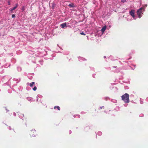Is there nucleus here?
<instances>
[{
    "instance_id": "14",
    "label": "nucleus",
    "mask_w": 148,
    "mask_h": 148,
    "mask_svg": "<svg viewBox=\"0 0 148 148\" xmlns=\"http://www.w3.org/2000/svg\"><path fill=\"white\" fill-rule=\"evenodd\" d=\"M8 4L9 5H10V1H8Z\"/></svg>"
},
{
    "instance_id": "4",
    "label": "nucleus",
    "mask_w": 148,
    "mask_h": 148,
    "mask_svg": "<svg viewBox=\"0 0 148 148\" xmlns=\"http://www.w3.org/2000/svg\"><path fill=\"white\" fill-rule=\"evenodd\" d=\"M18 6V4L17 3L16 4L15 6L13 8L11 9L10 10V12H13V11L15 10L16 8H17Z\"/></svg>"
},
{
    "instance_id": "6",
    "label": "nucleus",
    "mask_w": 148,
    "mask_h": 148,
    "mask_svg": "<svg viewBox=\"0 0 148 148\" xmlns=\"http://www.w3.org/2000/svg\"><path fill=\"white\" fill-rule=\"evenodd\" d=\"M106 29V26H103L101 29V31L103 33L105 31Z\"/></svg>"
},
{
    "instance_id": "8",
    "label": "nucleus",
    "mask_w": 148,
    "mask_h": 148,
    "mask_svg": "<svg viewBox=\"0 0 148 148\" xmlns=\"http://www.w3.org/2000/svg\"><path fill=\"white\" fill-rule=\"evenodd\" d=\"M54 109H55L56 108H57L58 110H60V107L58 106H55L54 107Z\"/></svg>"
},
{
    "instance_id": "9",
    "label": "nucleus",
    "mask_w": 148,
    "mask_h": 148,
    "mask_svg": "<svg viewBox=\"0 0 148 148\" xmlns=\"http://www.w3.org/2000/svg\"><path fill=\"white\" fill-rule=\"evenodd\" d=\"M35 82H33L32 83H31L29 85L31 87H32L33 86V85L34 84Z\"/></svg>"
},
{
    "instance_id": "3",
    "label": "nucleus",
    "mask_w": 148,
    "mask_h": 148,
    "mask_svg": "<svg viewBox=\"0 0 148 148\" xmlns=\"http://www.w3.org/2000/svg\"><path fill=\"white\" fill-rule=\"evenodd\" d=\"M134 13L135 10H132L130 12V15L132 16L133 18L135 17Z\"/></svg>"
},
{
    "instance_id": "12",
    "label": "nucleus",
    "mask_w": 148,
    "mask_h": 148,
    "mask_svg": "<svg viewBox=\"0 0 148 148\" xmlns=\"http://www.w3.org/2000/svg\"><path fill=\"white\" fill-rule=\"evenodd\" d=\"M12 18H14L15 17V15L13 14L12 15Z\"/></svg>"
},
{
    "instance_id": "1",
    "label": "nucleus",
    "mask_w": 148,
    "mask_h": 148,
    "mask_svg": "<svg viewBox=\"0 0 148 148\" xmlns=\"http://www.w3.org/2000/svg\"><path fill=\"white\" fill-rule=\"evenodd\" d=\"M129 95L127 93H125L121 96V99L125 103H128L130 102Z\"/></svg>"
},
{
    "instance_id": "13",
    "label": "nucleus",
    "mask_w": 148,
    "mask_h": 148,
    "mask_svg": "<svg viewBox=\"0 0 148 148\" xmlns=\"http://www.w3.org/2000/svg\"><path fill=\"white\" fill-rule=\"evenodd\" d=\"M126 1V0H121V2H125Z\"/></svg>"
},
{
    "instance_id": "5",
    "label": "nucleus",
    "mask_w": 148,
    "mask_h": 148,
    "mask_svg": "<svg viewBox=\"0 0 148 148\" xmlns=\"http://www.w3.org/2000/svg\"><path fill=\"white\" fill-rule=\"evenodd\" d=\"M60 26L62 27V28H64L66 26V23H64L61 24Z\"/></svg>"
},
{
    "instance_id": "2",
    "label": "nucleus",
    "mask_w": 148,
    "mask_h": 148,
    "mask_svg": "<svg viewBox=\"0 0 148 148\" xmlns=\"http://www.w3.org/2000/svg\"><path fill=\"white\" fill-rule=\"evenodd\" d=\"M144 9L143 7H141L137 11V13L138 16V17L140 18L142 16V14H143V11H144Z\"/></svg>"
},
{
    "instance_id": "11",
    "label": "nucleus",
    "mask_w": 148,
    "mask_h": 148,
    "mask_svg": "<svg viewBox=\"0 0 148 148\" xmlns=\"http://www.w3.org/2000/svg\"><path fill=\"white\" fill-rule=\"evenodd\" d=\"M80 34L83 35H85L86 34L83 32H81L80 33Z\"/></svg>"
},
{
    "instance_id": "7",
    "label": "nucleus",
    "mask_w": 148,
    "mask_h": 148,
    "mask_svg": "<svg viewBox=\"0 0 148 148\" xmlns=\"http://www.w3.org/2000/svg\"><path fill=\"white\" fill-rule=\"evenodd\" d=\"M68 6L70 7V8H74L75 7V5L73 3H71L69 4Z\"/></svg>"
},
{
    "instance_id": "15",
    "label": "nucleus",
    "mask_w": 148,
    "mask_h": 148,
    "mask_svg": "<svg viewBox=\"0 0 148 148\" xmlns=\"http://www.w3.org/2000/svg\"><path fill=\"white\" fill-rule=\"evenodd\" d=\"M22 10H24V7H22Z\"/></svg>"
},
{
    "instance_id": "10",
    "label": "nucleus",
    "mask_w": 148,
    "mask_h": 148,
    "mask_svg": "<svg viewBox=\"0 0 148 148\" xmlns=\"http://www.w3.org/2000/svg\"><path fill=\"white\" fill-rule=\"evenodd\" d=\"M37 89L36 87V86H35L33 89V90L34 91H35Z\"/></svg>"
},
{
    "instance_id": "16",
    "label": "nucleus",
    "mask_w": 148,
    "mask_h": 148,
    "mask_svg": "<svg viewBox=\"0 0 148 148\" xmlns=\"http://www.w3.org/2000/svg\"><path fill=\"white\" fill-rule=\"evenodd\" d=\"M102 107H100V108H101V109H102Z\"/></svg>"
}]
</instances>
